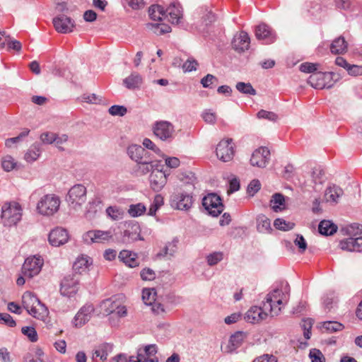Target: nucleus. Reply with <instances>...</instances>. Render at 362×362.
Wrapping results in <instances>:
<instances>
[{
    "label": "nucleus",
    "mask_w": 362,
    "mask_h": 362,
    "mask_svg": "<svg viewBox=\"0 0 362 362\" xmlns=\"http://www.w3.org/2000/svg\"><path fill=\"white\" fill-rule=\"evenodd\" d=\"M337 226L332 221L323 220L318 226L319 233L323 235H331L337 232Z\"/></svg>",
    "instance_id": "obj_33"
},
{
    "label": "nucleus",
    "mask_w": 362,
    "mask_h": 362,
    "mask_svg": "<svg viewBox=\"0 0 362 362\" xmlns=\"http://www.w3.org/2000/svg\"><path fill=\"white\" fill-rule=\"evenodd\" d=\"M146 211L145 205L142 203L131 204L128 209V213L132 217H138L143 215Z\"/></svg>",
    "instance_id": "obj_40"
},
{
    "label": "nucleus",
    "mask_w": 362,
    "mask_h": 362,
    "mask_svg": "<svg viewBox=\"0 0 362 362\" xmlns=\"http://www.w3.org/2000/svg\"><path fill=\"white\" fill-rule=\"evenodd\" d=\"M112 346L110 344H103L95 349L93 354V360L95 361L100 358L102 361H105L108 354L112 351Z\"/></svg>",
    "instance_id": "obj_34"
},
{
    "label": "nucleus",
    "mask_w": 362,
    "mask_h": 362,
    "mask_svg": "<svg viewBox=\"0 0 362 362\" xmlns=\"http://www.w3.org/2000/svg\"><path fill=\"white\" fill-rule=\"evenodd\" d=\"M60 199L55 194H46L37 204V209L40 214L50 216L56 213L59 208Z\"/></svg>",
    "instance_id": "obj_6"
},
{
    "label": "nucleus",
    "mask_w": 362,
    "mask_h": 362,
    "mask_svg": "<svg viewBox=\"0 0 362 362\" xmlns=\"http://www.w3.org/2000/svg\"><path fill=\"white\" fill-rule=\"evenodd\" d=\"M290 286L286 283L282 289L276 288L268 293L264 303V309L269 310L272 317L278 315L281 310V306L286 305L290 298Z\"/></svg>",
    "instance_id": "obj_1"
},
{
    "label": "nucleus",
    "mask_w": 362,
    "mask_h": 362,
    "mask_svg": "<svg viewBox=\"0 0 362 362\" xmlns=\"http://www.w3.org/2000/svg\"><path fill=\"white\" fill-rule=\"evenodd\" d=\"M94 312V307L92 304H86L76 315L74 320V325L76 327H81L84 325L91 318Z\"/></svg>",
    "instance_id": "obj_18"
},
{
    "label": "nucleus",
    "mask_w": 362,
    "mask_h": 362,
    "mask_svg": "<svg viewBox=\"0 0 362 362\" xmlns=\"http://www.w3.org/2000/svg\"><path fill=\"white\" fill-rule=\"evenodd\" d=\"M339 79L338 74L320 71L311 74L308 78V83L316 89L330 88Z\"/></svg>",
    "instance_id": "obj_4"
},
{
    "label": "nucleus",
    "mask_w": 362,
    "mask_h": 362,
    "mask_svg": "<svg viewBox=\"0 0 362 362\" xmlns=\"http://www.w3.org/2000/svg\"><path fill=\"white\" fill-rule=\"evenodd\" d=\"M148 13L153 21H161L163 17H165V9L158 5H152L148 9Z\"/></svg>",
    "instance_id": "obj_38"
},
{
    "label": "nucleus",
    "mask_w": 362,
    "mask_h": 362,
    "mask_svg": "<svg viewBox=\"0 0 362 362\" xmlns=\"http://www.w3.org/2000/svg\"><path fill=\"white\" fill-rule=\"evenodd\" d=\"M142 81L141 75L134 72L124 78L123 83L128 89H134L139 88L141 85Z\"/></svg>",
    "instance_id": "obj_32"
},
{
    "label": "nucleus",
    "mask_w": 362,
    "mask_h": 362,
    "mask_svg": "<svg viewBox=\"0 0 362 362\" xmlns=\"http://www.w3.org/2000/svg\"><path fill=\"white\" fill-rule=\"evenodd\" d=\"M202 19L206 25H208L216 21V15L209 8H202Z\"/></svg>",
    "instance_id": "obj_50"
},
{
    "label": "nucleus",
    "mask_w": 362,
    "mask_h": 362,
    "mask_svg": "<svg viewBox=\"0 0 362 362\" xmlns=\"http://www.w3.org/2000/svg\"><path fill=\"white\" fill-rule=\"evenodd\" d=\"M322 328L329 333H333L342 330L344 325L336 321H327L323 323Z\"/></svg>",
    "instance_id": "obj_45"
},
{
    "label": "nucleus",
    "mask_w": 362,
    "mask_h": 362,
    "mask_svg": "<svg viewBox=\"0 0 362 362\" xmlns=\"http://www.w3.org/2000/svg\"><path fill=\"white\" fill-rule=\"evenodd\" d=\"M294 244L298 247L300 253H303L307 249V243L302 235H297Z\"/></svg>",
    "instance_id": "obj_60"
},
{
    "label": "nucleus",
    "mask_w": 362,
    "mask_h": 362,
    "mask_svg": "<svg viewBox=\"0 0 362 362\" xmlns=\"http://www.w3.org/2000/svg\"><path fill=\"white\" fill-rule=\"evenodd\" d=\"M257 117L260 119H266L270 121H276L278 116L273 112L261 110L257 112Z\"/></svg>",
    "instance_id": "obj_57"
},
{
    "label": "nucleus",
    "mask_w": 362,
    "mask_h": 362,
    "mask_svg": "<svg viewBox=\"0 0 362 362\" xmlns=\"http://www.w3.org/2000/svg\"><path fill=\"white\" fill-rule=\"evenodd\" d=\"M170 202L173 209L187 211L192 207L193 198L186 192H176L170 196Z\"/></svg>",
    "instance_id": "obj_11"
},
{
    "label": "nucleus",
    "mask_w": 362,
    "mask_h": 362,
    "mask_svg": "<svg viewBox=\"0 0 362 362\" xmlns=\"http://www.w3.org/2000/svg\"><path fill=\"white\" fill-rule=\"evenodd\" d=\"M348 43L343 37L336 38L330 45V51L334 54H341L346 52Z\"/></svg>",
    "instance_id": "obj_29"
},
{
    "label": "nucleus",
    "mask_w": 362,
    "mask_h": 362,
    "mask_svg": "<svg viewBox=\"0 0 362 362\" xmlns=\"http://www.w3.org/2000/svg\"><path fill=\"white\" fill-rule=\"evenodd\" d=\"M343 193L344 192L341 187L333 185L326 189L325 199L327 202L337 203L338 199L343 195Z\"/></svg>",
    "instance_id": "obj_30"
},
{
    "label": "nucleus",
    "mask_w": 362,
    "mask_h": 362,
    "mask_svg": "<svg viewBox=\"0 0 362 362\" xmlns=\"http://www.w3.org/2000/svg\"><path fill=\"white\" fill-rule=\"evenodd\" d=\"M127 154L136 163L149 156V153L140 145L132 144L127 148Z\"/></svg>",
    "instance_id": "obj_23"
},
{
    "label": "nucleus",
    "mask_w": 362,
    "mask_h": 362,
    "mask_svg": "<svg viewBox=\"0 0 362 362\" xmlns=\"http://www.w3.org/2000/svg\"><path fill=\"white\" fill-rule=\"evenodd\" d=\"M165 17L169 16L172 23H177L182 17V10L179 4L173 3L165 10Z\"/></svg>",
    "instance_id": "obj_28"
},
{
    "label": "nucleus",
    "mask_w": 362,
    "mask_h": 362,
    "mask_svg": "<svg viewBox=\"0 0 362 362\" xmlns=\"http://www.w3.org/2000/svg\"><path fill=\"white\" fill-rule=\"evenodd\" d=\"M348 238L339 242V247L343 250L349 252L362 251V225L352 223L346 228Z\"/></svg>",
    "instance_id": "obj_2"
},
{
    "label": "nucleus",
    "mask_w": 362,
    "mask_h": 362,
    "mask_svg": "<svg viewBox=\"0 0 362 362\" xmlns=\"http://www.w3.org/2000/svg\"><path fill=\"white\" fill-rule=\"evenodd\" d=\"M223 258V254L221 252H215L209 255L206 257L208 264L214 266L221 262Z\"/></svg>",
    "instance_id": "obj_52"
},
{
    "label": "nucleus",
    "mask_w": 362,
    "mask_h": 362,
    "mask_svg": "<svg viewBox=\"0 0 362 362\" xmlns=\"http://www.w3.org/2000/svg\"><path fill=\"white\" fill-rule=\"evenodd\" d=\"M277 358L272 354H263L256 357L252 362H277Z\"/></svg>",
    "instance_id": "obj_64"
},
{
    "label": "nucleus",
    "mask_w": 362,
    "mask_h": 362,
    "mask_svg": "<svg viewBox=\"0 0 362 362\" xmlns=\"http://www.w3.org/2000/svg\"><path fill=\"white\" fill-rule=\"evenodd\" d=\"M250 44V38L245 31H241L234 36L232 41L233 48L238 52H243L248 49Z\"/></svg>",
    "instance_id": "obj_22"
},
{
    "label": "nucleus",
    "mask_w": 362,
    "mask_h": 362,
    "mask_svg": "<svg viewBox=\"0 0 362 362\" xmlns=\"http://www.w3.org/2000/svg\"><path fill=\"white\" fill-rule=\"evenodd\" d=\"M83 239L87 244L103 243L113 239V232L111 230H92L83 234Z\"/></svg>",
    "instance_id": "obj_12"
},
{
    "label": "nucleus",
    "mask_w": 362,
    "mask_h": 362,
    "mask_svg": "<svg viewBox=\"0 0 362 362\" xmlns=\"http://www.w3.org/2000/svg\"><path fill=\"white\" fill-rule=\"evenodd\" d=\"M154 135L164 141H171L175 137V127L168 121H158L153 126Z\"/></svg>",
    "instance_id": "obj_8"
},
{
    "label": "nucleus",
    "mask_w": 362,
    "mask_h": 362,
    "mask_svg": "<svg viewBox=\"0 0 362 362\" xmlns=\"http://www.w3.org/2000/svg\"><path fill=\"white\" fill-rule=\"evenodd\" d=\"M16 163L14 162L13 158L10 156H5L1 162V165L5 171L9 172L14 169Z\"/></svg>",
    "instance_id": "obj_53"
},
{
    "label": "nucleus",
    "mask_w": 362,
    "mask_h": 362,
    "mask_svg": "<svg viewBox=\"0 0 362 362\" xmlns=\"http://www.w3.org/2000/svg\"><path fill=\"white\" fill-rule=\"evenodd\" d=\"M140 276L144 281H151L155 279L156 273L150 268H144L141 271Z\"/></svg>",
    "instance_id": "obj_58"
},
{
    "label": "nucleus",
    "mask_w": 362,
    "mask_h": 362,
    "mask_svg": "<svg viewBox=\"0 0 362 362\" xmlns=\"http://www.w3.org/2000/svg\"><path fill=\"white\" fill-rule=\"evenodd\" d=\"M163 204V197L160 194L155 196L153 203L151 204L148 215L154 216L157 210Z\"/></svg>",
    "instance_id": "obj_46"
},
{
    "label": "nucleus",
    "mask_w": 362,
    "mask_h": 362,
    "mask_svg": "<svg viewBox=\"0 0 362 362\" xmlns=\"http://www.w3.org/2000/svg\"><path fill=\"white\" fill-rule=\"evenodd\" d=\"M257 228L260 233H269L272 230L270 220L264 215L258 216L257 218Z\"/></svg>",
    "instance_id": "obj_36"
},
{
    "label": "nucleus",
    "mask_w": 362,
    "mask_h": 362,
    "mask_svg": "<svg viewBox=\"0 0 362 362\" xmlns=\"http://www.w3.org/2000/svg\"><path fill=\"white\" fill-rule=\"evenodd\" d=\"M123 239L126 243H132L141 239L140 228L137 225H134L130 229H127L123 233Z\"/></svg>",
    "instance_id": "obj_31"
},
{
    "label": "nucleus",
    "mask_w": 362,
    "mask_h": 362,
    "mask_svg": "<svg viewBox=\"0 0 362 362\" xmlns=\"http://www.w3.org/2000/svg\"><path fill=\"white\" fill-rule=\"evenodd\" d=\"M22 333L26 335L28 339L33 341H37V334L36 330L33 327H24L21 329Z\"/></svg>",
    "instance_id": "obj_54"
},
{
    "label": "nucleus",
    "mask_w": 362,
    "mask_h": 362,
    "mask_svg": "<svg viewBox=\"0 0 362 362\" xmlns=\"http://www.w3.org/2000/svg\"><path fill=\"white\" fill-rule=\"evenodd\" d=\"M150 25L153 33L158 35L171 32V27L165 23H155Z\"/></svg>",
    "instance_id": "obj_49"
},
{
    "label": "nucleus",
    "mask_w": 362,
    "mask_h": 362,
    "mask_svg": "<svg viewBox=\"0 0 362 362\" xmlns=\"http://www.w3.org/2000/svg\"><path fill=\"white\" fill-rule=\"evenodd\" d=\"M246 337L247 333L242 331H237L232 334L228 341L229 351L231 352L240 347Z\"/></svg>",
    "instance_id": "obj_27"
},
{
    "label": "nucleus",
    "mask_w": 362,
    "mask_h": 362,
    "mask_svg": "<svg viewBox=\"0 0 362 362\" xmlns=\"http://www.w3.org/2000/svg\"><path fill=\"white\" fill-rule=\"evenodd\" d=\"M43 265V259L40 257H29L25 259L23 264L21 272L24 276L31 279L41 271Z\"/></svg>",
    "instance_id": "obj_10"
},
{
    "label": "nucleus",
    "mask_w": 362,
    "mask_h": 362,
    "mask_svg": "<svg viewBox=\"0 0 362 362\" xmlns=\"http://www.w3.org/2000/svg\"><path fill=\"white\" fill-rule=\"evenodd\" d=\"M22 303L23 308L33 317L40 319L43 317L37 306H40L42 310H46L45 305L40 301L38 298L33 293L26 291L22 296Z\"/></svg>",
    "instance_id": "obj_7"
},
{
    "label": "nucleus",
    "mask_w": 362,
    "mask_h": 362,
    "mask_svg": "<svg viewBox=\"0 0 362 362\" xmlns=\"http://www.w3.org/2000/svg\"><path fill=\"white\" fill-rule=\"evenodd\" d=\"M269 315V310L264 309L262 307L252 306L245 313V319L250 323H256L266 319Z\"/></svg>",
    "instance_id": "obj_20"
},
{
    "label": "nucleus",
    "mask_w": 362,
    "mask_h": 362,
    "mask_svg": "<svg viewBox=\"0 0 362 362\" xmlns=\"http://www.w3.org/2000/svg\"><path fill=\"white\" fill-rule=\"evenodd\" d=\"M81 100L83 102H86L88 103H93V104H97L101 101V99L99 98V97L94 93L83 94L81 96Z\"/></svg>",
    "instance_id": "obj_62"
},
{
    "label": "nucleus",
    "mask_w": 362,
    "mask_h": 362,
    "mask_svg": "<svg viewBox=\"0 0 362 362\" xmlns=\"http://www.w3.org/2000/svg\"><path fill=\"white\" fill-rule=\"evenodd\" d=\"M22 208L16 202H6L1 207V219L3 225L11 227L16 225L21 219Z\"/></svg>",
    "instance_id": "obj_3"
},
{
    "label": "nucleus",
    "mask_w": 362,
    "mask_h": 362,
    "mask_svg": "<svg viewBox=\"0 0 362 362\" xmlns=\"http://www.w3.org/2000/svg\"><path fill=\"white\" fill-rule=\"evenodd\" d=\"M53 25L55 30L60 33H71L74 27L73 20L65 15H59L54 18Z\"/></svg>",
    "instance_id": "obj_17"
},
{
    "label": "nucleus",
    "mask_w": 362,
    "mask_h": 362,
    "mask_svg": "<svg viewBox=\"0 0 362 362\" xmlns=\"http://www.w3.org/2000/svg\"><path fill=\"white\" fill-rule=\"evenodd\" d=\"M235 88L239 92L243 94L251 95H255L257 94L255 89L250 83L238 82L237 83Z\"/></svg>",
    "instance_id": "obj_43"
},
{
    "label": "nucleus",
    "mask_w": 362,
    "mask_h": 362,
    "mask_svg": "<svg viewBox=\"0 0 362 362\" xmlns=\"http://www.w3.org/2000/svg\"><path fill=\"white\" fill-rule=\"evenodd\" d=\"M274 226L279 230L286 231L293 229L295 224L283 218H276L274 222Z\"/></svg>",
    "instance_id": "obj_48"
},
{
    "label": "nucleus",
    "mask_w": 362,
    "mask_h": 362,
    "mask_svg": "<svg viewBox=\"0 0 362 362\" xmlns=\"http://www.w3.org/2000/svg\"><path fill=\"white\" fill-rule=\"evenodd\" d=\"M108 112L114 116H124L127 113V110L124 106L115 105L109 108Z\"/></svg>",
    "instance_id": "obj_56"
},
{
    "label": "nucleus",
    "mask_w": 362,
    "mask_h": 362,
    "mask_svg": "<svg viewBox=\"0 0 362 362\" xmlns=\"http://www.w3.org/2000/svg\"><path fill=\"white\" fill-rule=\"evenodd\" d=\"M48 240L52 246L59 247L68 241L69 234L66 230L56 228L49 233Z\"/></svg>",
    "instance_id": "obj_21"
},
{
    "label": "nucleus",
    "mask_w": 362,
    "mask_h": 362,
    "mask_svg": "<svg viewBox=\"0 0 362 362\" xmlns=\"http://www.w3.org/2000/svg\"><path fill=\"white\" fill-rule=\"evenodd\" d=\"M317 64L305 62L300 65V71L304 73H315L317 70Z\"/></svg>",
    "instance_id": "obj_59"
},
{
    "label": "nucleus",
    "mask_w": 362,
    "mask_h": 362,
    "mask_svg": "<svg viewBox=\"0 0 362 362\" xmlns=\"http://www.w3.org/2000/svg\"><path fill=\"white\" fill-rule=\"evenodd\" d=\"M149 180L151 188L156 192L161 190L167 182L165 173L157 167L151 172Z\"/></svg>",
    "instance_id": "obj_19"
},
{
    "label": "nucleus",
    "mask_w": 362,
    "mask_h": 362,
    "mask_svg": "<svg viewBox=\"0 0 362 362\" xmlns=\"http://www.w3.org/2000/svg\"><path fill=\"white\" fill-rule=\"evenodd\" d=\"M231 139L221 140L217 145L216 153L218 158L223 162L231 160L234 156V145Z\"/></svg>",
    "instance_id": "obj_14"
},
{
    "label": "nucleus",
    "mask_w": 362,
    "mask_h": 362,
    "mask_svg": "<svg viewBox=\"0 0 362 362\" xmlns=\"http://www.w3.org/2000/svg\"><path fill=\"white\" fill-rule=\"evenodd\" d=\"M255 36L257 40H262L266 45L272 44L276 40L275 33L265 23H261L256 27Z\"/></svg>",
    "instance_id": "obj_16"
},
{
    "label": "nucleus",
    "mask_w": 362,
    "mask_h": 362,
    "mask_svg": "<svg viewBox=\"0 0 362 362\" xmlns=\"http://www.w3.org/2000/svg\"><path fill=\"white\" fill-rule=\"evenodd\" d=\"M270 205L276 212L282 210L285 208L284 196L280 193H275L272 197Z\"/></svg>",
    "instance_id": "obj_37"
},
{
    "label": "nucleus",
    "mask_w": 362,
    "mask_h": 362,
    "mask_svg": "<svg viewBox=\"0 0 362 362\" xmlns=\"http://www.w3.org/2000/svg\"><path fill=\"white\" fill-rule=\"evenodd\" d=\"M156 291L155 288H144L142 291V299L146 305H151L156 300Z\"/></svg>",
    "instance_id": "obj_44"
},
{
    "label": "nucleus",
    "mask_w": 362,
    "mask_h": 362,
    "mask_svg": "<svg viewBox=\"0 0 362 362\" xmlns=\"http://www.w3.org/2000/svg\"><path fill=\"white\" fill-rule=\"evenodd\" d=\"M118 303L112 298L105 299L100 305L101 313L104 315H109L116 311Z\"/></svg>",
    "instance_id": "obj_35"
},
{
    "label": "nucleus",
    "mask_w": 362,
    "mask_h": 362,
    "mask_svg": "<svg viewBox=\"0 0 362 362\" xmlns=\"http://www.w3.org/2000/svg\"><path fill=\"white\" fill-rule=\"evenodd\" d=\"M79 276L76 274L66 275L61 282L60 292L62 295L71 297L78 290Z\"/></svg>",
    "instance_id": "obj_13"
},
{
    "label": "nucleus",
    "mask_w": 362,
    "mask_h": 362,
    "mask_svg": "<svg viewBox=\"0 0 362 362\" xmlns=\"http://www.w3.org/2000/svg\"><path fill=\"white\" fill-rule=\"evenodd\" d=\"M311 362H325L326 359L323 354L317 349H312L309 353Z\"/></svg>",
    "instance_id": "obj_51"
},
{
    "label": "nucleus",
    "mask_w": 362,
    "mask_h": 362,
    "mask_svg": "<svg viewBox=\"0 0 362 362\" xmlns=\"http://www.w3.org/2000/svg\"><path fill=\"white\" fill-rule=\"evenodd\" d=\"M120 261L129 267L134 268L139 266L136 254L129 250H122L118 256Z\"/></svg>",
    "instance_id": "obj_26"
},
{
    "label": "nucleus",
    "mask_w": 362,
    "mask_h": 362,
    "mask_svg": "<svg viewBox=\"0 0 362 362\" xmlns=\"http://www.w3.org/2000/svg\"><path fill=\"white\" fill-rule=\"evenodd\" d=\"M218 78L210 74H208L201 80V83L204 88H213L218 83Z\"/></svg>",
    "instance_id": "obj_47"
},
{
    "label": "nucleus",
    "mask_w": 362,
    "mask_h": 362,
    "mask_svg": "<svg viewBox=\"0 0 362 362\" xmlns=\"http://www.w3.org/2000/svg\"><path fill=\"white\" fill-rule=\"evenodd\" d=\"M325 170L321 166H316L313 168L311 176L314 184H322L325 181Z\"/></svg>",
    "instance_id": "obj_39"
},
{
    "label": "nucleus",
    "mask_w": 362,
    "mask_h": 362,
    "mask_svg": "<svg viewBox=\"0 0 362 362\" xmlns=\"http://www.w3.org/2000/svg\"><path fill=\"white\" fill-rule=\"evenodd\" d=\"M261 187V184L258 180H253L250 182L247 187V193L250 196H253L256 192H257Z\"/></svg>",
    "instance_id": "obj_61"
},
{
    "label": "nucleus",
    "mask_w": 362,
    "mask_h": 362,
    "mask_svg": "<svg viewBox=\"0 0 362 362\" xmlns=\"http://www.w3.org/2000/svg\"><path fill=\"white\" fill-rule=\"evenodd\" d=\"M156 167L158 165H153L151 158L150 156H148L136 164L134 172L137 175H144L149 172H152Z\"/></svg>",
    "instance_id": "obj_25"
},
{
    "label": "nucleus",
    "mask_w": 362,
    "mask_h": 362,
    "mask_svg": "<svg viewBox=\"0 0 362 362\" xmlns=\"http://www.w3.org/2000/svg\"><path fill=\"white\" fill-rule=\"evenodd\" d=\"M270 160V151L267 147H259L252 154L250 164L259 168H264Z\"/></svg>",
    "instance_id": "obj_15"
},
{
    "label": "nucleus",
    "mask_w": 362,
    "mask_h": 362,
    "mask_svg": "<svg viewBox=\"0 0 362 362\" xmlns=\"http://www.w3.org/2000/svg\"><path fill=\"white\" fill-rule=\"evenodd\" d=\"M106 214L112 220L118 221L123 218L124 211L117 206H108L106 209Z\"/></svg>",
    "instance_id": "obj_42"
},
{
    "label": "nucleus",
    "mask_w": 362,
    "mask_h": 362,
    "mask_svg": "<svg viewBox=\"0 0 362 362\" xmlns=\"http://www.w3.org/2000/svg\"><path fill=\"white\" fill-rule=\"evenodd\" d=\"M202 205L209 214L214 217L221 214L224 208L221 197L215 193L205 196L202 199Z\"/></svg>",
    "instance_id": "obj_9"
},
{
    "label": "nucleus",
    "mask_w": 362,
    "mask_h": 362,
    "mask_svg": "<svg viewBox=\"0 0 362 362\" xmlns=\"http://www.w3.org/2000/svg\"><path fill=\"white\" fill-rule=\"evenodd\" d=\"M86 193L87 190L84 185L81 184L74 185L69 190L66 199L69 206L74 210L81 208L86 201Z\"/></svg>",
    "instance_id": "obj_5"
},
{
    "label": "nucleus",
    "mask_w": 362,
    "mask_h": 362,
    "mask_svg": "<svg viewBox=\"0 0 362 362\" xmlns=\"http://www.w3.org/2000/svg\"><path fill=\"white\" fill-rule=\"evenodd\" d=\"M202 118L208 124H214L216 120V115L215 112L206 110L202 113Z\"/></svg>",
    "instance_id": "obj_63"
},
{
    "label": "nucleus",
    "mask_w": 362,
    "mask_h": 362,
    "mask_svg": "<svg viewBox=\"0 0 362 362\" xmlns=\"http://www.w3.org/2000/svg\"><path fill=\"white\" fill-rule=\"evenodd\" d=\"M40 154V149L38 144H33L25 154V159L28 162L36 160Z\"/></svg>",
    "instance_id": "obj_41"
},
{
    "label": "nucleus",
    "mask_w": 362,
    "mask_h": 362,
    "mask_svg": "<svg viewBox=\"0 0 362 362\" xmlns=\"http://www.w3.org/2000/svg\"><path fill=\"white\" fill-rule=\"evenodd\" d=\"M91 263L92 262L88 257L83 255L78 257L73 264L74 273L72 274H76L79 276L80 274L86 273Z\"/></svg>",
    "instance_id": "obj_24"
},
{
    "label": "nucleus",
    "mask_w": 362,
    "mask_h": 362,
    "mask_svg": "<svg viewBox=\"0 0 362 362\" xmlns=\"http://www.w3.org/2000/svg\"><path fill=\"white\" fill-rule=\"evenodd\" d=\"M0 323L7 325L10 327H14L16 325V321L8 313H0Z\"/></svg>",
    "instance_id": "obj_55"
}]
</instances>
